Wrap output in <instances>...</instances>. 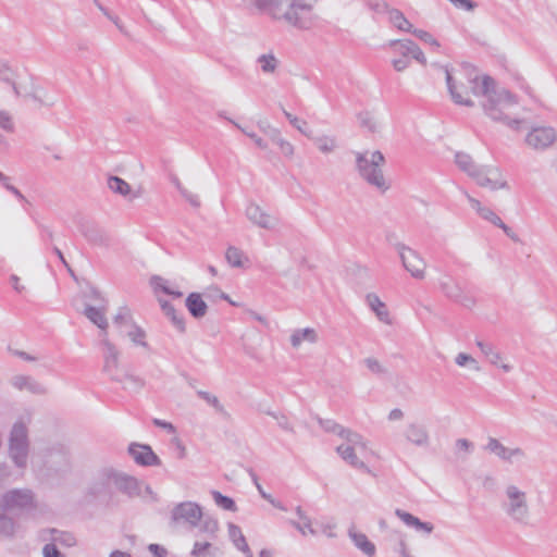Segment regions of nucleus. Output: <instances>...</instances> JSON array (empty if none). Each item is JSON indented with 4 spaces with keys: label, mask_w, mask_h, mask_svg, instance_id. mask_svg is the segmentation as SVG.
I'll use <instances>...</instances> for the list:
<instances>
[{
    "label": "nucleus",
    "mask_w": 557,
    "mask_h": 557,
    "mask_svg": "<svg viewBox=\"0 0 557 557\" xmlns=\"http://www.w3.org/2000/svg\"><path fill=\"white\" fill-rule=\"evenodd\" d=\"M28 96L41 106L51 107L55 103V99L50 97L42 88H35Z\"/></svg>",
    "instance_id": "nucleus-41"
},
{
    "label": "nucleus",
    "mask_w": 557,
    "mask_h": 557,
    "mask_svg": "<svg viewBox=\"0 0 557 557\" xmlns=\"http://www.w3.org/2000/svg\"><path fill=\"white\" fill-rule=\"evenodd\" d=\"M202 296L208 300H215L218 298L228 300V296L216 287L208 288Z\"/></svg>",
    "instance_id": "nucleus-50"
},
{
    "label": "nucleus",
    "mask_w": 557,
    "mask_h": 557,
    "mask_svg": "<svg viewBox=\"0 0 557 557\" xmlns=\"http://www.w3.org/2000/svg\"><path fill=\"white\" fill-rule=\"evenodd\" d=\"M363 362L367 368L375 374L386 373V369L375 358H366Z\"/></svg>",
    "instance_id": "nucleus-49"
},
{
    "label": "nucleus",
    "mask_w": 557,
    "mask_h": 557,
    "mask_svg": "<svg viewBox=\"0 0 557 557\" xmlns=\"http://www.w3.org/2000/svg\"><path fill=\"white\" fill-rule=\"evenodd\" d=\"M384 164L385 158L379 150L356 153V165L360 176L382 194L391 187L382 171Z\"/></svg>",
    "instance_id": "nucleus-6"
},
{
    "label": "nucleus",
    "mask_w": 557,
    "mask_h": 557,
    "mask_svg": "<svg viewBox=\"0 0 557 557\" xmlns=\"http://www.w3.org/2000/svg\"><path fill=\"white\" fill-rule=\"evenodd\" d=\"M368 5L376 11V12H383L387 9V4L383 0H364Z\"/></svg>",
    "instance_id": "nucleus-63"
},
{
    "label": "nucleus",
    "mask_w": 557,
    "mask_h": 557,
    "mask_svg": "<svg viewBox=\"0 0 557 557\" xmlns=\"http://www.w3.org/2000/svg\"><path fill=\"white\" fill-rule=\"evenodd\" d=\"M319 424L326 433L345 441L348 440L346 429L336 421L332 419H319Z\"/></svg>",
    "instance_id": "nucleus-36"
},
{
    "label": "nucleus",
    "mask_w": 557,
    "mask_h": 557,
    "mask_svg": "<svg viewBox=\"0 0 557 557\" xmlns=\"http://www.w3.org/2000/svg\"><path fill=\"white\" fill-rule=\"evenodd\" d=\"M82 234L92 245L107 247L110 244L108 234L95 224H84Z\"/></svg>",
    "instance_id": "nucleus-23"
},
{
    "label": "nucleus",
    "mask_w": 557,
    "mask_h": 557,
    "mask_svg": "<svg viewBox=\"0 0 557 557\" xmlns=\"http://www.w3.org/2000/svg\"><path fill=\"white\" fill-rule=\"evenodd\" d=\"M252 4L274 21L300 30H308L317 23L315 0H251Z\"/></svg>",
    "instance_id": "nucleus-2"
},
{
    "label": "nucleus",
    "mask_w": 557,
    "mask_h": 557,
    "mask_svg": "<svg viewBox=\"0 0 557 557\" xmlns=\"http://www.w3.org/2000/svg\"><path fill=\"white\" fill-rule=\"evenodd\" d=\"M46 533L49 535L47 540H49L55 546L61 545L63 547H73L76 545V537L69 531L49 529L46 531Z\"/></svg>",
    "instance_id": "nucleus-26"
},
{
    "label": "nucleus",
    "mask_w": 557,
    "mask_h": 557,
    "mask_svg": "<svg viewBox=\"0 0 557 557\" xmlns=\"http://www.w3.org/2000/svg\"><path fill=\"white\" fill-rule=\"evenodd\" d=\"M476 346L481 349L482 354L487 358L491 364L500 367L505 372H510L512 367L508 363H502V355L496 351L493 345L476 341Z\"/></svg>",
    "instance_id": "nucleus-24"
},
{
    "label": "nucleus",
    "mask_w": 557,
    "mask_h": 557,
    "mask_svg": "<svg viewBox=\"0 0 557 557\" xmlns=\"http://www.w3.org/2000/svg\"><path fill=\"white\" fill-rule=\"evenodd\" d=\"M500 507L513 523L522 527L530 525L531 510L528 494L517 485H506Z\"/></svg>",
    "instance_id": "nucleus-7"
},
{
    "label": "nucleus",
    "mask_w": 557,
    "mask_h": 557,
    "mask_svg": "<svg viewBox=\"0 0 557 557\" xmlns=\"http://www.w3.org/2000/svg\"><path fill=\"white\" fill-rule=\"evenodd\" d=\"M357 121L359 126L369 133H376L381 129V122L373 112L363 111L358 113Z\"/></svg>",
    "instance_id": "nucleus-32"
},
{
    "label": "nucleus",
    "mask_w": 557,
    "mask_h": 557,
    "mask_svg": "<svg viewBox=\"0 0 557 557\" xmlns=\"http://www.w3.org/2000/svg\"><path fill=\"white\" fill-rule=\"evenodd\" d=\"M12 385L17 388L18 391H28L33 394H44L45 388L42 385L35 380H33L30 376L26 375H16L12 379Z\"/></svg>",
    "instance_id": "nucleus-27"
},
{
    "label": "nucleus",
    "mask_w": 557,
    "mask_h": 557,
    "mask_svg": "<svg viewBox=\"0 0 557 557\" xmlns=\"http://www.w3.org/2000/svg\"><path fill=\"white\" fill-rule=\"evenodd\" d=\"M76 309H82V313H104L108 310V301L99 290L90 288L76 299Z\"/></svg>",
    "instance_id": "nucleus-16"
},
{
    "label": "nucleus",
    "mask_w": 557,
    "mask_h": 557,
    "mask_svg": "<svg viewBox=\"0 0 557 557\" xmlns=\"http://www.w3.org/2000/svg\"><path fill=\"white\" fill-rule=\"evenodd\" d=\"M446 74V83L448 87V91L453 101L456 104L472 107L473 101L469 98V89L471 90V84L469 79L479 78L478 75L467 76L462 72H451L448 69H445Z\"/></svg>",
    "instance_id": "nucleus-9"
},
{
    "label": "nucleus",
    "mask_w": 557,
    "mask_h": 557,
    "mask_svg": "<svg viewBox=\"0 0 557 557\" xmlns=\"http://www.w3.org/2000/svg\"><path fill=\"white\" fill-rule=\"evenodd\" d=\"M212 497L215 502V504L223 509L230 510V511H236V505L234 500L227 496L222 495L218 491L212 492Z\"/></svg>",
    "instance_id": "nucleus-43"
},
{
    "label": "nucleus",
    "mask_w": 557,
    "mask_h": 557,
    "mask_svg": "<svg viewBox=\"0 0 557 557\" xmlns=\"http://www.w3.org/2000/svg\"><path fill=\"white\" fill-rule=\"evenodd\" d=\"M456 363L460 367L466 366L467 363L475 364L476 361L474 358H472L470 355H467L465 352H460L456 357Z\"/></svg>",
    "instance_id": "nucleus-62"
},
{
    "label": "nucleus",
    "mask_w": 557,
    "mask_h": 557,
    "mask_svg": "<svg viewBox=\"0 0 557 557\" xmlns=\"http://www.w3.org/2000/svg\"><path fill=\"white\" fill-rule=\"evenodd\" d=\"M411 34H413L417 38H419L420 40H422L424 44L431 46L434 50H438L441 45L440 42L437 41L436 38H434L429 32H425V30H422V29H417V28H413L411 30Z\"/></svg>",
    "instance_id": "nucleus-42"
},
{
    "label": "nucleus",
    "mask_w": 557,
    "mask_h": 557,
    "mask_svg": "<svg viewBox=\"0 0 557 557\" xmlns=\"http://www.w3.org/2000/svg\"><path fill=\"white\" fill-rule=\"evenodd\" d=\"M44 557H65L51 542L42 548Z\"/></svg>",
    "instance_id": "nucleus-53"
},
{
    "label": "nucleus",
    "mask_w": 557,
    "mask_h": 557,
    "mask_svg": "<svg viewBox=\"0 0 557 557\" xmlns=\"http://www.w3.org/2000/svg\"><path fill=\"white\" fill-rule=\"evenodd\" d=\"M366 301L369 308L375 313H383L382 310L385 309V304L375 294H368L366 296Z\"/></svg>",
    "instance_id": "nucleus-46"
},
{
    "label": "nucleus",
    "mask_w": 557,
    "mask_h": 557,
    "mask_svg": "<svg viewBox=\"0 0 557 557\" xmlns=\"http://www.w3.org/2000/svg\"><path fill=\"white\" fill-rule=\"evenodd\" d=\"M315 144H317L318 148L324 153L331 152L335 148L334 139H332L330 137H325V136L315 138Z\"/></svg>",
    "instance_id": "nucleus-47"
},
{
    "label": "nucleus",
    "mask_w": 557,
    "mask_h": 557,
    "mask_svg": "<svg viewBox=\"0 0 557 557\" xmlns=\"http://www.w3.org/2000/svg\"><path fill=\"white\" fill-rule=\"evenodd\" d=\"M92 324H95L100 330V335L103 338H107L109 334V329L113 330L112 320L109 321L107 315H87Z\"/></svg>",
    "instance_id": "nucleus-40"
},
{
    "label": "nucleus",
    "mask_w": 557,
    "mask_h": 557,
    "mask_svg": "<svg viewBox=\"0 0 557 557\" xmlns=\"http://www.w3.org/2000/svg\"><path fill=\"white\" fill-rule=\"evenodd\" d=\"M171 181L175 185L182 197H184L185 200L190 203V206H193L194 208L200 207V200L196 194H193L187 188H185L176 176H172Z\"/></svg>",
    "instance_id": "nucleus-39"
},
{
    "label": "nucleus",
    "mask_w": 557,
    "mask_h": 557,
    "mask_svg": "<svg viewBox=\"0 0 557 557\" xmlns=\"http://www.w3.org/2000/svg\"><path fill=\"white\" fill-rule=\"evenodd\" d=\"M457 168L466 173L480 187L492 191L509 190L510 185L502 169L495 164H479L473 158L465 152L455 154Z\"/></svg>",
    "instance_id": "nucleus-3"
},
{
    "label": "nucleus",
    "mask_w": 557,
    "mask_h": 557,
    "mask_svg": "<svg viewBox=\"0 0 557 557\" xmlns=\"http://www.w3.org/2000/svg\"><path fill=\"white\" fill-rule=\"evenodd\" d=\"M557 140V132L552 126H535L525 136V144L534 150H546Z\"/></svg>",
    "instance_id": "nucleus-15"
},
{
    "label": "nucleus",
    "mask_w": 557,
    "mask_h": 557,
    "mask_svg": "<svg viewBox=\"0 0 557 557\" xmlns=\"http://www.w3.org/2000/svg\"><path fill=\"white\" fill-rule=\"evenodd\" d=\"M451 2L456 8L465 10V11H472L475 8V3L472 0H448Z\"/></svg>",
    "instance_id": "nucleus-58"
},
{
    "label": "nucleus",
    "mask_w": 557,
    "mask_h": 557,
    "mask_svg": "<svg viewBox=\"0 0 557 557\" xmlns=\"http://www.w3.org/2000/svg\"><path fill=\"white\" fill-rule=\"evenodd\" d=\"M319 336L314 327H297L289 335V343L294 349H300L304 345H313L318 342Z\"/></svg>",
    "instance_id": "nucleus-21"
},
{
    "label": "nucleus",
    "mask_w": 557,
    "mask_h": 557,
    "mask_svg": "<svg viewBox=\"0 0 557 557\" xmlns=\"http://www.w3.org/2000/svg\"><path fill=\"white\" fill-rule=\"evenodd\" d=\"M0 81L9 85L13 84V73L4 64H0Z\"/></svg>",
    "instance_id": "nucleus-55"
},
{
    "label": "nucleus",
    "mask_w": 557,
    "mask_h": 557,
    "mask_svg": "<svg viewBox=\"0 0 557 557\" xmlns=\"http://www.w3.org/2000/svg\"><path fill=\"white\" fill-rule=\"evenodd\" d=\"M350 541H352L354 545L358 549H360L366 556L373 557L375 555V544L371 542L366 534L350 532Z\"/></svg>",
    "instance_id": "nucleus-30"
},
{
    "label": "nucleus",
    "mask_w": 557,
    "mask_h": 557,
    "mask_svg": "<svg viewBox=\"0 0 557 557\" xmlns=\"http://www.w3.org/2000/svg\"><path fill=\"white\" fill-rule=\"evenodd\" d=\"M295 128H297L302 135L308 138H312V131L310 129L308 123L305 120L297 119L296 124H292Z\"/></svg>",
    "instance_id": "nucleus-57"
},
{
    "label": "nucleus",
    "mask_w": 557,
    "mask_h": 557,
    "mask_svg": "<svg viewBox=\"0 0 557 557\" xmlns=\"http://www.w3.org/2000/svg\"><path fill=\"white\" fill-rule=\"evenodd\" d=\"M128 454L140 466H160L161 460L149 445L133 443L128 446Z\"/></svg>",
    "instance_id": "nucleus-18"
},
{
    "label": "nucleus",
    "mask_w": 557,
    "mask_h": 557,
    "mask_svg": "<svg viewBox=\"0 0 557 557\" xmlns=\"http://www.w3.org/2000/svg\"><path fill=\"white\" fill-rule=\"evenodd\" d=\"M212 540L208 537V540H197L194 543L193 549L190 552L191 557H218L220 554V548L214 546L211 542Z\"/></svg>",
    "instance_id": "nucleus-25"
},
{
    "label": "nucleus",
    "mask_w": 557,
    "mask_h": 557,
    "mask_svg": "<svg viewBox=\"0 0 557 557\" xmlns=\"http://www.w3.org/2000/svg\"><path fill=\"white\" fill-rule=\"evenodd\" d=\"M394 247L406 271H408L413 278H424L426 263L421 255L403 243H397Z\"/></svg>",
    "instance_id": "nucleus-12"
},
{
    "label": "nucleus",
    "mask_w": 557,
    "mask_h": 557,
    "mask_svg": "<svg viewBox=\"0 0 557 557\" xmlns=\"http://www.w3.org/2000/svg\"><path fill=\"white\" fill-rule=\"evenodd\" d=\"M471 92L481 98V107L484 113L495 122L505 124L511 129L518 131L522 120L511 117L512 109L518 106V99L505 88H498L490 76L469 79Z\"/></svg>",
    "instance_id": "nucleus-1"
},
{
    "label": "nucleus",
    "mask_w": 557,
    "mask_h": 557,
    "mask_svg": "<svg viewBox=\"0 0 557 557\" xmlns=\"http://www.w3.org/2000/svg\"><path fill=\"white\" fill-rule=\"evenodd\" d=\"M172 525H186L189 529L200 527V532L207 537L215 540L219 532V522L212 517L203 519L200 505L194 502H182L173 507L170 516Z\"/></svg>",
    "instance_id": "nucleus-5"
},
{
    "label": "nucleus",
    "mask_w": 557,
    "mask_h": 557,
    "mask_svg": "<svg viewBox=\"0 0 557 557\" xmlns=\"http://www.w3.org/2000/svg\"><path fill=\"white\" fill-rule=\"evenodd\" d=\"M484 449L491 454H494L500 460L509 463L513 462V460L524 458L525 456V453L520 447H506L495 437H488Z\"/></svg>",
    "instance_id": "nucleus-17"
},
{
    "label": "nucleus",
    "mask_w": 557,
    "mask_h": 557,
    "mask_svg": "<svg viewBox=\"0 0 557 557\" xmlns=\"http://www.w3.org/2000/svg\"><path fill=\"white\" fill-rule=\"evenodd\" d=\"M384 12L388 14V21L399 30L411 33L412 24L405 17L401 11L397 9H386Z\"/></svg>",
    "instance_id": "nucleus-34"
},
{
    "label": "nucleus",
    "mask_w": 557,
    "mask_h": 557,
    "mask_svg": "<svg viewBox=\"0 0 557 557\" xmlns=\"http://www.w3.org/2000/svg\"><path fill=\"white\" fill-rule=\"evenodd\" d=\"M470 207L478 213L480 214L482 212V210L485 208V206H483L481 203L480 200L473 198L472 196H470L467 191H463Z\"/></svg>",
    "instance_id": "nucleus-60"
},
{
    "label": "nucleus",
    "mask_w": 557,
    "mask_h": 557,
    "mask_svg": "<svg viewBox=\"0 0 557 557\" xmlns=\"http://www.w3.org/2000/svg\"><path fill=\"white\" fill-rule=\"evenodd\" d=\"M111 485L131 498L141 495V483L135 476L111 467H104L97 472L89 492L94 496L107 495L110 493Z\"/></svg>",
    "instance_id": "nucleus-4"
},
{
    "label": "nucleus",
    "mask_w": 557,
    "mask_h": 557,
    "mask_svg": "<svg viewBox=\"0 0 557 557\" xmlns=\"http://www.w3.org/2000/svg\"><path fill=\"white\" fill-rule=\"evenodd\" d=\"M373 451L368 449L358 434L350 433V467L361 475L375 478L376 474L370 469L369 463L373 459Z\"/></svg>",
    "instance_id": "nucleus-11"
},
{
    "label": "nucleus",
    "mask_w": 557,
    "mask_h": 557,
    "mask_svg": "<svg viewBox=\"0 0 557 557\" xmlns=\"http://www.w3.org/2000/svg\"><path fill=\"white\" fill-rule=\"evenodd\" d=\"M440 288L451 299L458 300L461 297V288L450 275L445 274L440 278Z\"/></svg>",
    "instance_id": "nucleus-33"
},
{
    "label": "nucleus",
    "mask_w": 557,
    "mask_h": 557,
    "mask_svg": "<svg viewBox=\"0 0 557 557\" xmlns=\"http://www.w3.org/2000/svg\"><path fill=\"white\" fill-rule=\"evenodd\" d=\"M225 259L227 263L233 268H242L244 265V259L247 260V258L244 256V252L234 246H230L226 249Z\"/></svg>",
    "instance_id": "nucleus-38"
},
{
    "label": "nucleus",
    "mask_w": 557,
    "mask_h": 557,
    "mask_svg": "<svg viewBox=\"0 0 557 557\" xmlns=\"http://www.w3.org/2000/svg\"><path fill=\"white\" fill-rule=\"evenodd\" d=\"M485 221L491 222L493 225L502 228L505 234L510 237L512 240L518 242L519 238L512 230L506 225L503 220L488 207H485L482 212L479 214Z\"/></svg>",
    "instance_id": "nucleus-28"
},
{
    "label": "nucleus",
    "mask_w": 557,
    "mask_h": 557,
    "mask_svg": "<svg viewBox=\"0 0 557 557\" xmlns=\"http://www.w3.org/2000/svg\"><path fill=\"white\" fill-rule=\"evenodd\" d=\"M228 536L233 544L242 550L246 557H252V553L247 545L246 539L240 530V528L234 523H228Z\"/></svg>",
    "instance_id": "nucleus-29"
},
{
    "label": "nucleus",
    "mask_w": 557,
    "mask_h": 557,
    "mask_svg": "<svg viewBox=\"0 0 557 557\" xmlns=\"http://www.w3.org/2000/svg\"><path fill=\"white\" fill-rule=\"evenodd\" d=\"M392 63L397 72L405 71L410 64L409 60L405 57L400 59H394Z\"/></svg>",
    "instance_id": "nucleus-64"
},
{
    "label": "nucleus",
    "mask_w": 557,
    "mask_h": 557,
    "mask_svg": "<svg viewBox=\"0 0 557 557\" xmlns=\"http://www.w3.org/2000/svg\"><path fill=\"white\" fill-rule=\"evenodd\" d=\"M405 438L414 446L426 447L430 444V434L425 425L411 422L405 430Z\"/></svg>",
    "instance_id": "nucleus-20"
},
{
    "label": "nucleus",
    "mask_w": 557,
    "mask_h": 557,
    "mask_svg": "<svg viewBox=\"0 0 557 557\" xmlns=\"http://www.w3.org/2000/svg\"><path fill=\"white\" fill-rule=\"evenodd\" d=\"M108 187L112 193L121 195L123 197H127L132 194V188L129 184L119 176H109Z\"/></svg>",
    "instance_id": "nucleus-37"
},
{
    "label": "nucleus",
    "mask_w": 557,
    "mask_h": 557,
    "mask_svg": "<svg viewBox=\"0 0 557 557\" xmlns=\"http://www.w3.org/2000/svg\"><path fill=\"white\" fill-rule=\"evenodd\" d=\"M0 126L7 132H13L14 125L9 112L0 111Z\"/></svg>",
    "instance_id": "nucleus-52"
},
{
    "label": "nucleus",
    "mask_w": 557,
    "mask_h": 557,
    "mask_svg": "<svg viewBox=\"0 0 557 557\" xmlns=\"http://www.w3.org/2000/svg\"><path fill=\"white\" fill-rule=\"evenodd\" d=\"M185 306L189 313H205L208 308L203 296L199 293H190L185 300Z\"/></svg>",
    "instance_id": "nucleus-35"
},
{
    "label": "nucleus",
    "mask_w": 557,
    "mask_h": 557,
    "mask_svg": "<svg viewBox=\"0 0 557 557\" xmlns=\"http://www.w3.org/2000/svg\"><path fill=\"white\" fill-rule=\"evenodd\" d=\"M11 177L0 172V185L8 191L13 194L18 200L27 202L24 195L13 185L10 184Z\"/></svg>",
    "instance_id": "nucleus-45"
},
{
    "label": "nucleus",
    "mask_w": 557,
    "mask_h": 557,
    "mask_svg": "<svg viewBox=\"0 0 557 557\" xmlns=\"http://www.w3.org/2000/svg\"><path fill=\"white\" fill-rule=\"evenodd\" d=\"M246 216L251 223L265 230H272L277 224L276 218L267 213L260 206L256 203H250L247 207Z\"/></svg>",
    "instance_id": "nucleus-19"
},
{
    "label": "nucleus",
    "mask_w": 557,
    "mask_h": 557,
    "mask_svg": "<svg viewBox=\"0 0 557 557\" xmlns=\"http://www.w3.org/2000/svg\"><path fill=\"white\" fill-rule=\"evenodd\" d=\"M257 64L265 75H273L280 66V60L275 57L273 51L263 53L257 58Z\"/></svg>",
    "instance_id": "nucleus-31"
},
{
    "label": "nucleus",
    "mask_w": 557,
    "mask_h": 557,
    "mask_svg": "<svg viewBox=\"0 0 557 557\" xmlns=\"http://www.w3.org/2000/svg\"><path fill=\"white\" fill-rule=\"evenodd\" d=\"M113 332L128 337L135 345L147 347L146 332L135 324L131 315H113Z\"/></svg>",
    "instance_id": "nucleus-13"
},
{
    "label": "nucleus",
    "mask_w": 557,
    "mask_h": 557,
    "mask_svg": "<svg viewBox=\"0 0 557 557\" xmlns=\"http://www.w3.org/2000/svg\"><path fill=\"white\" fill-rule=\"evenodd\" d=\"M30 441L27 423L17 420L13 423L8 438V457L18 469H25L28 465Z\"/></svg>",
    "instance_id": "nucleus-8"
},
{
    "label": "nucleus",
    "mask_w": 557,
    "mask_h": 557,
    "mask_svg": "<svg viewBox=\"0 0 557 557\" xmlns=\"http://www.w3.org/2000/svg\"><path fill=\"white\" fill-rule=\"evenodd\" d=\"M412 40H391L388 46L395 48L396 52H399L403 57H407L411 52Z\"/></svg>",
    "instance_id": "nucleus-44"
},
{
    "label": "nucleus",
    "mask_w": 557,
    "mask_h": 557,
    "mask_svg": "<svg viewBox=\"0 0 557 557\" xmlns=\"http://www.w3.org/2000/svg\"><path fill=\"white\" fill-rule=\"evenodd\" d=\"M171 324L180 332H185L186 320L184 315H170Z\"/></svg>",
    "instance_id": "nucleus-54"
},
{
    "label": "nucleus",
    "mask_w": 557,
    "mask_h": 557,
    "mask_svg": "<svg viewBox=\"0 0 557 557\" xmlns=\"http://www.w3.org/2000/svg\"><path fill=\"white\" fill-rule=\"evenodd\" d=\"M240 131L246 135L248 136L249 138H251L253 140V143L256 144L257 147H259L260 149H267L268 148V145L267 143L261 138L259 137L257 134L252 133V132H248L244 128H240Z\"/></svg>",
    "instance_id": "nucleus-59"
},
{
    "label": "nucleus",
    "mask_w": 557,
    "mask_h": 557,
    "mask_svg": "<svg viewBox=\"0 0 557 557\" xmlns=\"http://www.w3.org/2000/svg\"><path fill=\"white\" fill-rule=\"evenodd\" d=\"M198 396L206 400L208 404H210L213 408H215L218 411H223V406L221 405L219 398L208 392L199 391Z\"/></svg>",
    "instance_id": "nucleus-48"
},
{
    "label": "nucleus",
    "mask_w": 557,
    "mask_h": 557,
    "mask_svg": "<svg viewBox=\"0 0 557 557\" xmlns=\"http://www.w3.org/2000/svg\"><path fill=\"white\" fill-rule=\"evenodd\" d=\"M411 47L412 48H411V52H410L409 55H411L419 63L425 65L426 64V59H425V55H424L423 51L414 42L412 44Z\"/></svg>",
    "instance_id": "nucleus-56"
},
{
    "label": "nucleus",
    "mask_w": 557,
    "mask_h": 557,
    "mask_svg": "<svg viewBox=\"0 0 557 557\" xmlns=\"http://www.w3.org/2000/svg\"><path fill=\"white\" fill-rule=\"evenodd\" d=\"M102 347L104 359L103 370L113 376L119 368V350L108 338L102 339Z\"/></svg>",
    "instance_id": "nucleus-22"
},
{
    "label": "nucleus",
    "mask_w": 557,
    "mask_h": 557,
    "mask_svg": "<svg viewBox=\"0 0 557 557\" xmlns=\"http://www.w3.org/2000/svg\"><path fill=\"white\" fill-rule=\"evenodd\" d=\"M395 513L407 525L416 528V524L418 523L417 517H414L413 515L406 512L401 509H396Z\"/></svg>",
    "instance_id": "nucleus-51"
},
{
    "label": "nucleus",
    "mask_w": 557,
    "mask_h": 557,
    "mask_svg": "<svg viewBox=\"0 0 557 557\" xmlns=\"http://www.w3.org/2000/svg\"><path fill=\"white\" fill-rule=\"evenodd\" d=\"M149 552L153 555V557H166L168 550L163 546L159 544H150L148 546Z\"/></svg>",
    "instance_id": "nucleus-61"
},
{
    "label": "nucleus",
    "mask_w": 557,
    "mask_h": 557,
    "mask_svg": "<svg viewBox=\"0 0 557 557\" xmlns=\"http://www.w3.org/2000/svg\"><path fill=\"white\" fill-rule=\"evenodd\" d=\"M150 286L153 289V293L158 296V301L164 313H175L176 309L172 302L163 299L159 295L164 294L171 296L172 299H181L183 297V293L177 289V286L159 275L151 276Z\"/></svg>",
    "instance_id": "nucleus-14"
},
{
    "label": "nucleus",
    "mask_w": 557,
    "mask_h": 557,
    "mask_svg": "<svg viewBox=\"0 0 557 557\" xmlns=\"http://www.w3.org/2000/svg\"><path fill=\"white\" fill-rule=\"evenodd\" d=\"M1 510L21 513L36 508V497L29 488H13L5 492L0 499Z\"/></svg>",
    "instance_id": "nucleus-10"
}]
</instances>
